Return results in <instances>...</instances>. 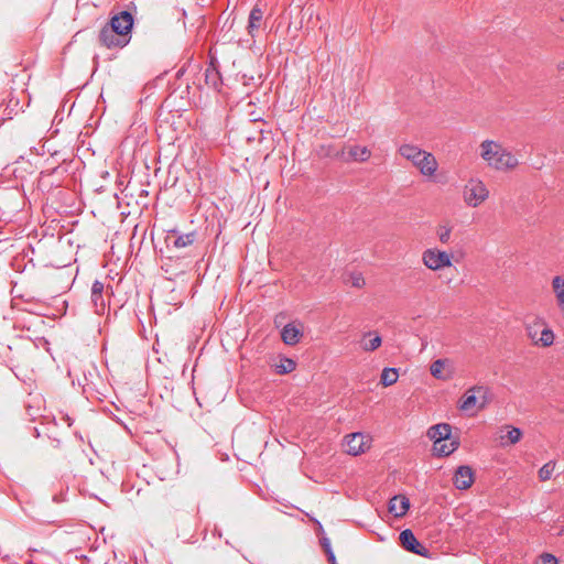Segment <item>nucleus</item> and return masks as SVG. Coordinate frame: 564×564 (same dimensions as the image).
<instances>
[{
    "mask_svg": "<svg viewBox=\"0 0 564 564\" xmlns=\"http://www.w3.org/2000/svg\"><path fill=\"white\" fill-rule=\"evenodd\" d=\"M63 160L57 151H54L50 158L44 160L43 166L40 171L37 180V187H56L58 188L62 183L64 170L61 169Z\"/></svg>",
    "mask_w": 564,
    "mask_h": 564,
    "instance_id": "nucleus-5",
    "label": "nucleus"
},
{
    "mask_svg": "<svg viewBox=\"0 0 564 564\" xmlns=\"http://www.w3.org/2000/svg\"><path fill=\"white\" fill-rule=\"evenodd\" d=\"M303 337V330L300 323H289L281 330V338L285 345L295 346Z\"/></svg>",
    "mask_w": 564,
    "mask_h": 564,
    "instance_id": "nucleus-15",
    "label": "nucleus"
},
{
    "mask_svg": "<svg viewBox=\"0 0 564 564\" xmlns=\"http://www.w3.org/2000/svg\"><path fill=\"white\" fill-rule=\"evenodd\" d=\"M25 258H28V263H31V264H32V268H33V267H34V264H33V259H32V258H29V254H28V253H25V254H23V256H22L21 261H24V260H25Z\"/></svg>",
    "mask_w": 564,
    "mask_h": 564,
    "instance_id": "nucleus-42",
    "label": "nucleus"
},
{
    "mask_svg": "<svg viewBox=\"0 0 564 564\" xmlns=\"http://www.w3.org/2000/svg\"><path fill=\"white\" fill-rule=\"evenodd\" d=\"M371 151L367 147L351 145L348 150L346 161L366 162L369 160Z\"/></svg>",
    "mask_w": 564,
    "mask_h": 564,
    "instance_id": "nucleus-21",
    "label": "nucleus"
},
{
    "mask_svg": "<svg viewBox=\"0 0 564 564\" xmlns=\"http://www.w3.org/2000/svg\"><path fill=\"white\" fill-rule=\"evenodd\" d=\"M329 564H337L334 552L326 554Z\"/></svg>",
    "mask_w": 564,
    "mask_h": 564,
    "instance_id": "nucleus-40",
    "label": "nucleus"
},
{
    "mask_svg": "<svg viewBox=\"0 0 564 564\" xmlns=\"http://www.w3.org/2000/svg\"><path fill=\"white\" fill-rule=\"evenodd\" d=\"M553 341H554L553 330L549 327H543L540 330V336H539V339L536 340V345L542 346V347H549L553 344Z\"/></svg>",
    "mask_w": 564,
    "mask_h": 564,
    "instance_id": "nucleus-26",
    "label": "nucleus"
},
{
    "mask_svg": "<svg viewBox=\"0 0 564 564\" xmlns=\"http://www.w3.org/2000/svg\"><path fill=\"white\" fill-rule=\"evenodd\" d=\"M400 543L404 550L408 552L414 553L416 555H421L423 557L430 556V551L424 545H422L414 533L410 529H405L401 531L399 535Z\"/></svg>",
    "mask_w": 564,
    "mask_h": 564,
    "instance_id": "nucleus-12",
    "label": "nucleus"
},
{
    "mask_svg": "<svg viewBox=\"0 0 564 564\" xmlns=\"http://www.w3.org/2000/svg\"><path fill=\"white\" fill-rule=\"evenodd\" d=\"M552 289L554 291L557 306L564 313V278L556 275L552 280Z\"/></svg>",
    "mask_w": 564,
    "mask_h": 564,
    "instance_id": "nucleus-22",
    "label": "nucleus"
},
{
    "mask_svg": "<svg viewBox=\"0 0 564 564\" xmlns=\"http://www.w3.org/2000/svg\"><path fill=\"white\" fill-rule=\"evenodd\" d=\"M58 282L53 290H48L47 283L43 282L42 297L37 299V316L48 318H58L65 315L67 310V301L63 297L67 285L63 282L61 273L55 275Z\"/></svg>",
    "mask_w": 564,
    "mask_h": 564,
    "instance_id": "nucleus-1",
    "label": "nucleus"
},
{
    "mask_svg": "<svg viewBox=\"0 0 564 564\" xmlns=\"http://www.w3.org/2000/svg\"><path fill=\"white\" fill-rule=\"evenodd\" d=\"M19 261H20V259H19V258H17V259H15V261H14V267H15V268H19Z\"/></svg>",
    "mask_w": 564,
    "mask_h": 564,
    "instance_id": "nucleus-47",
    "label": "nucleus"
},
{
    "mask_svg": "<svg viewBox=\"0 0 564 564\" xmlns=\"http://www.w3.org/2000/svg\"><path fill=\"white\" fill-rule=\"evenodd\" d=\"M105 284L96 280L91 285V303L95 308V313L102 315L107 308V301L104 297Z\"/></svg>",
    "mask_w": 564,
    "mask_h": 564,
    "instance_id": "nucleus-13",
    "label": "nucleus"
},
{
    "mask_svg": "<svg viewBox=\"0 0 564 564\" xmlns=\"http://www.w3.org/2000/svg\"><path fill=\"white\" fill-rule=\"evenodd\" d=\"M14 375H15V377L18 379H20L25 384H28V383L33 381L32 377L26 376L21 367L17 368V371L14 372Z\"/></svg>",
    "mask_w": 564,
    "mask_h": 564,
    "instance_id": "nucleus-35",
    "label": "nucleus"
},
{
    "mask_svg": "<svg viewBox=\"0 0 564 564\" xmlns=\"http://www.w3.org/2000/svg\"><path fill=\"white\" fill-rule=\"evenodd\" d=\"M540 326H541L540 323H534L533 325L527 326V334L535 345H536V340L539 339V336H540V330H539Z\"/></svg>",
    "mask_w": 564,
    "mask_h": 564,
    "instance_id": "nucleus-31",
    "label": "nucleus"
},
{
    "mask_svg": "<svg viewBox=\"0 0 564 564\" xmlns=\"http://www.w3.org/2000/svg\"><path fill=\"white\" fill-rule=\"evenodd\" d=\"M161 269L169 274L167 279L172 281L189 271L191 260L187 257H167Z\"/></svg>",
    "mask_w": 564,
    "mask_h": 564,
    "instance_id": "nucleus-11",
    "label": "nucleus"
},
{
    "mask_svg": "<svg viewBox=\"0 0 564 564\" xmlns=\"http://www.w3.org/2000/svg\"><path fill=\"white\" fill-rule=\"evenodd\" d=\"M454 485L459 490H466L471 487L474 482V471L467 465L459 466L453 478Z\"/></svg>",
    "mask_w": 564,
    "mask_h": 564,
    "instance_id": "nucleus-14",
    "label": "nucleus"
},
{
    "mask_svg": "<svg viewBox=\"0 0 564 564\" xmlns=\"http://www.w3.org/2000/svg\"><path fill=\"white\" fill-rule=\"evenodd\" d=\"M427 435L433 440V449L440 456H448L459 446L458 438H452V426L447 423L431 426Z\"/></svg>",
    "mask_w": 564,
    "mask_h": 564,
    "instance_id": "nucleus-4",
    "label": "nucleus"
},
{
    "mask_svg": "<svg viewBox=\"0 0 564 564\" xmlns=\"http://www.w3.org/2000/svg\"><path fill=\"white\" fill-rule=\"evenodd\" d=\"M32 405L31 404H28L26 405V411H28V414L30 415V421H35V416L32 415L31 411H32Z\"/></svg>",
    "mask_w": 564,
    "mask_h": 564,
    "instance_id": "nucleus-41",
    "label": "nucleus"
},
{
    "mask_svg": "<svg viewBox=\"0 0 564 564\" xmlns=\"http://www.w3.org/2000/svg\"><path fill=\"white\" fill-rule=\"evenodd\" d=\"M453 254L437 248H429L422 253L423 264L432 270L440 271L452 265Z\"/></svg>",
    "mask_w": 564,
    "mask_h": 564,
    "instance_id": "nucleus-8",
    "label": "nucleus"
},
{
    "mask_svg": "<svg viewBox=\"0 0 564 564\" xmlns=\"http://www.w3.org/2000/svg\"><path fill=\"white\" fill-rule=\"evenodd\" d=\"M319 543H321V546L324 550L325 554H328V553L333 552V549H332V545H330V541H329V539L327 536L323 535L319 539Z\"/></svg>",
    "mask_w": 564,
    "mask_h": 564,
    "instance_id": "nucleus-37",
    "label": "nucleus"
},
{
    "mask_svg": "<svg viewBox=\"0 0 564 564\" xmlns=\"http://www.w3.org/2000/svg\"><path fill=\"white\" fill-rule=\"evenodd\" d=\"M522 436V431L518 427L511 426L508 431L507 437L510 441L511 444H516L520 441Z\"/></svg>",
    "mask_w": 564,
    "mask_h": 564,
    "instance_id": "nucleus-33",
    "label": "nucleus"
},
{
    "mask_svg": "<svg viewBox=\"0 0 564 564\" xmlns=\"http://www.w3.org/2000/svg\"><path fill=\"white\" fill-rule=\"evenodd\" d=\"M346 452L349 455H359L365 452L364 435L361 433H352L346 436Z\"/></svg>",
    "mask_w": 564,
    "mask_h": 564,
    "instance_id": "nucleus-19",
    "label": "nucleus"
},
{
    "mask_svg": "<svg viewBox=\"0 0 564 564\" xmlns=\"http://www.w3.org/2000/svg\"><path fill=\"white\" fill-rule=\"evenodd\" d=\"M205 83L217 91L221 90L223 79L214 59L210 61L205 69Z\"/></svg>",
    "mask_w": 564,
    "mask_h": 564,
    "instance_id": "nucleus-18",
    "label": "nucleus"
},
{
    "mask_svg": "<svg viewBox=\"0 0 564 564\" xmlns=\"http://www.w3.org/2000/svg\"><path fill=\"white\" fill-rule=\"evenodd\" d=\"M350 282L354 288L361 289L365 286L366 281L361 273L352 272L350 273Z\"/></svg>",
    "mask_w": 564,
    "mask_h": 564,
    "instance_id": "nucleus-32",
    "label": "nucleus"
},
{
    "mask_svg": "<svg viewBox=\"0 0 564 564\" xmlns=\"http://www.w3.org/2000/svg\"><path fill=\"white\" fill-rule=\"evenodd\" d=\"M37 564H42V563H40V561L37 560Z\"/></svg>",
    "mask_w": 564,
    "mask_h": 564,
    "instance_id": "nucleus-49",
    "label": "nucleus"
},
{
    "mask_svg": "<svg viewBox=\"0 0 564 564\" xmlns=\"http://www.w3.org/2000/svg\"><path fill=\"white\" fill-rule=\"evenodd\" d=\"M311 520L316 524V532H317V534H322L323 535L324 534V528H323L322 523L317 519H315V518H311Z\"/></svg>",
    "mask_w": 564,
    "mask_h": 564,
    "instance_id": "nucleus-38",
    "label": "nucleus"
},
{
    "mask_svg": "<svg viewBox=\"0 0 564 564\" xmlns=\"http://www.w3.org/2000/svg\"><path fill=\"white\" fill-rule=\"evenodd\" d=\"M489 192L479 180H469L464 188V200L468 206L477 207L487 199Z\"/></svg>",
    "mask_w": 564,
    "mask_h": 564,
    "instance_id": "nucleus-10",
    "label": "nucleus"
},
{
    "mask_svg": "<svg viewBox=\"0 0 564 564\" xmlns=\"http://www.w3.org/2000/svg\"><path fill=\"white\" fill-rule=\"evenodd\" d=\"M555 468V463L553 460L544 464L539 470V478L541 481L549 480L552 477V474Z\"/></svg>",
    "mask_w": 564,
    "mask_h": 564,
    "instance_id": "nucleus-28",
    "label": "nucleus"
},
{
    "mask_svg": "<svg viewBox=\"0 0 564 564\" xmlns=\"http://www.w3.org/2000/svg\"><path fill=\"white\" fill-rule=\"evenodd\" d=\"M53 500L56 502L61 501V499L56 495L53 497Z\"/></svg>",
    "mask_w": 564,
    "mask_h": 564,
    "instance_id": "nucleus-48",
    "label": "nucleus"
},
{
    "mask_svg": "<svg viewBox=\"0 0 564 564\" xmlns=\"http://www.w3.org/2000/svg\"><path fill=\"white\" fill-rule=\"evenodd\" d=\"M275 372L279 375L290 373L296 368V362L288 357H280L279 362L275 364Z\"/></svg>",
    "mask_w": 564,
    "mask_h": 564,
    "instance_id": "nucleus-23",
    "label": "nucleus"
},
{
    "mask_svg": "<svg viewBox=\"0 0 564 564\" xmlns=\"http://www.w3.org/2000/svg\"><path fill=\"white\" fill-rule=\"evenodd\" d=\"M98 40L100 45L109 50H121L129 44L131 34L120 31L117 26H115V29L113 26L111 28V22L109 21L101 28Z\"/></svg>",
    "mask_w": 564,
    "mask_h": 564,
    "instance_id": "nucleus-7",
    "label": "nucleus"
},
{
    "mask_svg": "<svg viewBox=\"0 0 564 564\" xmlns=\"http://www.w3.org/2000/svg\"><path fill=\"white\" fill-rule=\"evenodd\" d=\"M492 400V393L487 386H474L464 394L459 409L468 411L474 408L484 409Z\"/></svg>",
    "mask_w": 564,
    "mask_h": 564,
    "instance_id": "nucleus-6",
    "label": "nucleus"
},
{
    "mask_svg": "<svg viewBox=\"0 0 564 564\" xmlns=\"http://www.w3.org/2000/svg\"><path fill=\"white\" fill-rule=\"evenodd\" d=\"M263 11L259 6H254L249 14L247 30L251 37H254L256 31L261 28Z\"/></svg>",
    "mask_w": 564,
    "mask_h": 564,
    "instance_id": "nucleus-20",
    "label": "nucleus"
},
{
    "mask_svg": "<svg viewBox=\"0 0 564 564\" xmlns=\"http://www.w3.org/2000/svg\"><path fill=\"white\" fill-rule=\"evenodd\" d=\"M381 343H382L381 336L376 333L371 339H369L368 341H362L361 346H362V349L366 351H373L381 346Z\"/></svg>",
    "mask_w": 564,
    "mask_h": 564,
    "instance_id": "nucleus-29",
    "label": "nucleus"
},
{
    "mask_svg": "<svg viewBox=\"0 0 564 564\" xmlns=\"http://www.w3.org/2000/svg\"><path fill=\"white\" fill-rule=\"evenodd\" d=\"M557 68L564 70V62L558 63Z\"/></svg>",
    "mask_w": 564,
    "mask_h": 564,
    "instance_id": "nucleus-44",
    "label": "nucleus"
},
{
    "mask_svg": "<svg viewBox=\"0 0 564 564\" xmlns=\"http://www.w3.org/2000/svg\"><path fill=\"white\" fill-rule=\"evenodd\" d=\"M536 564H557V558L550 553H543L538 557Z\"/></svg>",
    "mask_w": 564,
    "mask_h": 564,
    "instance_id": "nucleus-34",
    "label": "nucleus"
},
{
    "mask_svg": "<svg viewBox=\"0 0 564 564\" xmlns=\"http://www.w3.org/2000/svg\"><path fill=\"white\" fill-rule=\"evenodd\" d=\"M480 149L481 158L496 170H511L519 164L518 159L498 142L485 140Z\"/></svg>",
    "mask_w": 564,
    "mask_h": 564,
    "instance_id": "nucleus-2",
    "label": "nucleus"
},
{
    "mask_svg": "<svg viewBox=\"0 0 564 564\" xmlns=\"http://www.w3.org/2000/svg\"><path fill=\"white\" fill-rule=\"evenodd\" d=\"M39 524L41 525V529H39V528H37V534H41V535H47V534H48V533H47V530H44V529H43V528H46V527H47V524L42 523V522H41V523H39Z\"/></svg>",
    "mask_w": 564,
    "mask_h": 564,
    "instance_id": "nucleus-39",
    "label": "nucleus"
},
{
    "mask_svg": "<svg viewBox=\"0 0 564 564\" xmlns=\"http://www.w3.org/2000/svg\"><path fill=\"white\" fill-rule=\"evenodd\" d=\"M446 364V359H437L432 362L430 367L431 375L436 379H445L443 370Z\"/></svg>",
    "mask_w": 564,
    "mask_h": 564,
    "instance_id": "nucleus-27",
    "label": "nucleus"
},
{
    "mask_svg": "<svg viewBox=\"0 0 564 564\" xmlns=\"http://www.w3.org/2000/svg\"><path fill=\"white\" fill-rule=\"evenodd\" d=\"M41 149H42V152L40 153V152L37 151V156H43V155H44V153H45V151H46L45 143H44V144H42Z\"/></svg>",
    "mask_w": 564,
    "mask_h": 564,
    "instance_id": "nucleus-43",
    "label": "nucleus"
},
{
    "mask_svg": "<svg viewBox=\"0 0 564 564\" xmlns=\"http://www.w3.org/2000/svg\"><path fill=\"white\" fill-rule=\"evenodd\" d=\"M410 509V500L404 495H397L389 501V512L395 518H401L406 514Z\"/></svg>",
    "mask_w": 564,
    "mask_h": 564,
    "instance_id": "nucleus-17",
    "label": "nucleus"
},
{
    "mask_svg": "<svg viewBox=\"0 0 564 564\" xmlns=\"http://www.w3.org/2000/svg\"><path fill=\"white\" fill-rule=\"evenodd\" d=\"M42 209H43V213H44V214L48 213V207H47V205H43Z\"/></svg>",
    "mask_w": 564,
    "mask_h": 564,
    "instance_id": "nucleus-46",
    "label": "nucleus"
},
{
    "mask_svg": "<svg viewBox=\"0 0 564 564\" xmlns=\"http://www.w3.org/2000/svg\"><path fill=\"white\" fill-rule=\"evenodd\" d=\"M109 21L111 22V28L117 26L120 31L127 32V34H131L134 19L130 12L120 11L113 14Z\"/></svg>",
    "mask_w": 564,
    "mask_h": 564,
    "instance_id": "nucleus-16",
    "label": "nucleus"
},
{
    "mask_svg": "<svg viewBox=\"0 0 564 564\" xmlns=\"http://www.w3.org/2000/svg\"><path fill=\"white\" fill-rule=\"evenodd\" d=\"M436 234H437L438 240L442 243H447L449 241V239H451L452 227L445 226V225H441V226H438V228L436 230Z\"/></svg>",
    "mask_w": 564,
    "mask_h": 564,
    "instance_id": "nucleus-30",
    "label": "nucleus"
},
{
    "mask_svg": "<svg viewBox=\"0 0 564 564\" xmlns=\"http://www.w3.org/2000/svg\"><path fill=\"white\" fill-rule=\"evenodd\" d=\"M399 372L395 368H384L380 376V383L383 387L392 386L398 381Z\"/></svg>",
    "mask_w": 564,
    "mask_h": 564,
    "instance_id": "nucleus-25",
    "label": "nucleus"
},
{
    "mask_svg": "<svg viewBox=\"0 0 564 564\" xmlns=\"http://www.w3.org/2000/svg\"><path fill=\"white\" fill-rule=\"evenodd\" d=\"M399 153L411 161L424 176H433L435 174L438 163L432 153L421 150L413 144H402L399 148Z\"/></svg>",
    "mask_w": 564,
    "mask_h": 564,
    "instance_id": "nucleus-3",
    "label": "nucleus"
},
{
    "mask_svg": "<svg viewBox=\"0 0 564 564\" xmlns=\"http://www.w3.org/2000/svg\"><path fill=\"white\" fill-rule=\"evenodd\" d=\"M164 240L167 249L189 248L198 240V232L196 230L182 232L181 230L174 228L166 232Z\"/></svg>",
    "mask_w": 564,
    "mask_h": 564,
    "instance_id": "nucleus-9",
    "label": "nucleus"
},
{
    "mask_svg": "<svg viewBox=\"0 0 564 564\" xmlns=\"http://www.w3.org/2000/svg\"><path fill=\"white\" fill-rule=\"evenodd\" d=\"M37 423L42 425L51 424L53 423L55 425V416L53 414H42L40 419L37 417Z\"/></svg>",
    "mask_w": 564,
    "mask_h": 564,
    "instance_id": "nucleus-36",
    "label": "nucleus"
},
{
    "mask_svg": "<svg viewBox=\"0 0 564 564\" xmlns=\"http://www.w3.org/2000/svg\"><path fill=\"white\" fill-rule=\"evenodd\" d=\"M22 510H23L28 516H31V514H30L29 509H28L25 506H22Z\"/></svg>",
    "mask_w": 564,
    "mask_h": 564,
    "instance_id": "nucleus-45",
    "label": "nucleus"
},
{
    "mask_svg": "<svg viewBox=\"0 0 564 564\" xmlns=\"http://www.w3.org/2000/svg\"><path fill=\"white\" fill-rule=\"evenodd\" d=\"M317 154L321 158H343L345 152L344 150H338L333 144H322L318 150Z\"/></svg>",
    "mask_w": 564,
    "mask_h": 564,
    "instance_id": "nucleus-24",
    "label": "nucleus"
}]
</instances>
